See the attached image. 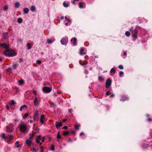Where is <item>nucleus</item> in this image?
Here are the masks:
<instances>
[{"label":"nucleus","mask_w":152,"mask_h":152,"mask_svg":"<svg viewBox=\"0 0 152 152\" xmlns=\"http://www.w3.org/2000/svg\"><path fill=\"white\" fill-rule=\"evenodd\" d=\"M115 71L116 70L113 68H112L110 70L111 73L113 72L114 73H115Z\"/></svg>","instance_id":"obj_33"},{"label":"nucleus","mask_w":152,"mask_h":152,"mask_svg":"<svg viewBox=\"0 0 152 152\" xmlns=\"http://www.w3.org/2000/svg\"><path fill=\"white\" fill-rule=\"evenodd\" d=\"M8 9V7L7 6H5L4 7V10H7Z\"/></svg>","instance_id":"obj_48"},{"label":"nucleus","mask_w":152,"mask_h":152,"mask_svg":"<svg viewBox=\"0 0 152 152\" xmlns=\"http://www.w3.org/2000/svg\"><path fill=\"white\" fill-rule=\"evenodd\" d=\"M27 46L28 47V49H31V44L29 43H28L27 44Z\"/></svg>","instance_id":"obj_38"},{"label":"nucleus","mask_w":152,"mask_h":152,"mask_svg":"<svg viewBox=\"0 0 152 152\" xmlns=\"http://www.w3.org/2000/svg\"><path fill=\"white\" fill-rule=\"evenodd\" d=\"M18 83L20 84V85H21L23 84L24 83V81L23 80H21L18 81Z\"/></svg>","instance_id":"obj_31"},{"label":"nucleus","mask_w":152,"mask_h":152,"mask_svg":"<svg viewBox=\"0 0 152 152\" xmlns=\"http://www.w3.org/2000/svg\"><path fill=\"white\" fill-rule=\"evenodd\" d=\"M15 145L17 148H19L20 147V145H19L18 141H17L15 143Z\"/></svg>","instance_id":"obj_24"},{"label":"nucleus","mask_w":152,"mask_h":152,"mask_svg":"<svg viewBox=\"0 0 152 152\" xmlns=\"http://www.w3.org/2000/svg\"><path fill=\"white\" fill-rule=\"evenodd\" d=\"M85 72L86 74H88V71L87 70H85Z\"/></svg>","instance_id":"obj_62"},{"label":"nucleus","mask_w":152,"mask_h":152,"mask_svg":"<svg viewBox=\"0 0 152 152\" xmlns=\"http://www.w3.org/2000/svg\"><path fill=\"white\" fill-rule=\"evenodd\" d=\"M28 115V114L27 113H25V115L23 116V118H26Z\"/></svg>","instance_id":"obj_41"},{"label":"nucleus","mask_w":152,"mask_h":152,"mask_svg":"<svg viewBox=\"0 0 152 152\" xmlns=\"http://www.w3.org/2000/svg\"><path fill=\"white\" fill-rule=\"evenodd\" d=\"M25 143L28 146H31L33 143L32 140L28 139L26 140Z\"/></svg>","instance_id":"obj_9"},{"label":"nucleus","mask_w":152,"mask_h":152,"mask_svg":"<svg viewBox=\"0 0 152 152\" xmlns=\"http://www.w3.org/2000/svg\"><path fill=\"white\" fill-rule=\"evenodd\" d=\"M6 108L7 109H8L9 108V107L8 106V105H7Z\"/></svg>","instance_id":"obj_64"},{"label":"nucleus","mask_w":152,"mask_h":152,"mask_svg":"<svg viewBox=\"0 0 152 152\" xmlns=\"http://www.w3.org/2000/svg\"><path fill=\"white\" fill-rule=\"evenodd\" d=\"M11 105H14L15 104H16V102L15 101L13 100H12L11 101Z\"/></svg>","instance_id":"obj_43"},{"label":"nucleus","mask_w":152,"mask_h":152,"mask_svg":"<svg viewBox=\"0 0 152 152\" xmlns=\"http://www.w3.org/2000/svg\"><path fill=\"white\" fill-rule=\"evenodd\" d=\"M132 27L130 29L129 31H131V34L132 35V37L134 38V39H136L137 38V34L138 33V31L137 29H134L132 30Z\"/></svg>","instance_id":"obj_3"},{"label":"nucleus","mask_w":152,"mask_h":152,"mask_svg":"<svg viewBox=\"0 0 152 152\" xmlns=\"http://www.w3.org/2000/svg\"><path fill=\"white\" fill-rule=\"evenodd\" d=\"M34 134H30V137L28 139H30V140H31L33 139V138Z\"/></svg>","instance_id":"obj_30"},{"label":"nucleus","mask_w":152,"mask_h":152,"mask_svg":"<svg viewBox=\"0 0 152 152\" xmlns=\"http://www.w3.org/2000/svg\"><path fill=\"white\" fill-rule=\"evenodd\" d=\"M125 35L127 37H129L130 35V32L128 31H126L125 32Z\"/></svg>","instance_id":"obj_29"},{"label":"nucleus","mask_w":152,"mask_h":152,"mask_svg":"<svg viewBox=\"0 0 152 152\" xmlns=\"http://www.w3.org/2000/svg\"><path fill=\"white\" fill-rule=\"evenodd\" d=\"M68 141L69 142H71L72 141V140L71 139H69V140H68Z\"/></svg>","instance_id":"obj_59"},{"label":"nucleus","mask_w":152,"mask_h":152,"mask_svg":"<svg viewBox=\"0 0 152 152\" xmlns=\"http://www.w3.org/2000/svg\"><path fill=\"white\" fill-rule=\"evenodd\" d=\"M56 126L57 128L61 126L62 125V123L61 122H60L59 123L58 122H56Z\"/></svg>","instance_id":"obj_16"},{"label":"nucleus","mask_w":152,"mask_h":152,"mask_svg":"<svg viewBox=\"0 0 152 152\" xmlns=\"http://www.w3.org/2000/svg\"><path fill=\"white\" fill-rule=\"evenodd\" d=\"M127 99H128V98L126 96H123L122 97V98L120 99V100L121 101H122L123 102H124Z\"/></svg>","instance_id":"obj_19"},{"label":"nucleus","mask_w":152,"mask_h":152,"mask_svg":"<svg viewBox=\"0 0 152 152\" xmlns=\"http://www.w3.org/2000/svg\"><path fill=\"white\" fill-rule=\"evenodd\" d=\"M111 80L110 78H108L106 80V87L107 88H109L111 85Z\"/></svg>","instance_id":"obj_7"},{"label":"nucleus","mask_w":152,"mask_h":152,"mask_svg":"<svg viewBox=\"0 0 152 152\" xmlns=\"http://www.w3.org/2000/svg\"><path fill=\"white\" fill-rule=\"evenodd\" d=\"M45 140V138L44 137H41V142H44Z\"/></svg>","instance_id":"obj_47"},{"label":"nucleus","mask_w":152,"mask_h":152,"mask_svg":"<svg viewBox=\"0 0 152 152\" xmlns=\"http://www.w3.org/2000/svg\"><path fill=\"white\" fill-rule=\"evenodd\" d=\"M33 102L35 106H37L39 104V101L38 100L37 96H36L34 98Z\"/></svg>","instance_id":"obj_14"},{"label":"nucleus","mask_w":152,"mask_h":152,"mask_svg":"<svg viewBox=\"0 0 152 152\" xmlns=\"http://www.w3.org/2000/svg\"><path fill=\"white\" fill-rule=\"evenodd\" d=\"M123 55L124 56H126V52L124 51L123 53Z\"/></svg>","instance_id":"obj_55"},{"label":"nucleus","mask_w":152,"mask_h":152,"mask_svg":"<svg viewBox=\"0 0 152 152\" xmlns=\"http://www.w3.org/2000/svg\"><path fill=\"white\" fill-rule=\"evenodd\" d=\"M41 135H38L37 136L36 139V142L39 143L40 145H41L42 144V142H41Z\"/></svg>","instance_id":"obj_6"},{"label":"nucleus","mask_w":152,"mask_h":152,"mask_svg":"<svg viewBox=\"0 0 152 152\" xmlns=\"http://www.w3.org/2000/svg\"><path fill=\"white\" fill-rule=\"evenodd\" d=\"M34 121L37 120L38 119V112L37 110L35 112L34 114Z\"/></svg>","instance_id":"obj_10"},{"label":"nucleus","mask_w":152,"mask_h":152,"mask_svg":"<svg viewBox=\"0 0 152 152\" xmlns=\"http://www.w3.org/2000/svg\"><path fill=\"white\" fill-rule=\"evenodd\" d=\"M55 147L53 145H52V146L50 148V150L52 151H54L55 150Z\"/></svg>","instance_id":"obj_40"},{"label":"nucleus","mask_w":152,"mask_h":152,"mask_svg":"<svg viewBox=\"0 0 152 152\" xmlns=\"http://www.w3.org/2000/svg\"><path fill=\"white\" fill-rule=\"evenodd\" d=\"M48 43L50 44L53 42V41L52 39H48L47 40Z\"/></svg>","instance_id":"obj_32"},{"label":"nucleus","mask_w":152,"mask_h":152,"mask_svg":"<svg viewBox=\"0 0 152 152\" xmlns=\"http://www.w3.org/2000/svg\"><path fill=\"white\" fill-rule=\"evenodd\" d=\"M0 47H3L5 48L6 50H7L8 49L9 46V45L6 44V43H4L0 44Z\"/></svg>","instance_id":"obj_11"},{"label":"nucleus","mask_w":152,"mask_h":152,"mask_svg":"<svg viewBox=\"0 0 152 152\" xmlns=\"http://www.w3.org/2000/svg\"><path fill=\"white\" fill-rule=\"evenodd\" d=\"M71 42L72 43V44L74 46L76 45L77 40L76 39L75 37H73L71 39Z\"/></svg>","instance_id":"obj_12"},{"label":"nucleus","mask_w":152,"mask_h":152,"mask_svg":"<svg viewBox=\"0 0 152 152\" xmlns=\"http://www.w3.org/2000/svg\"><path fill=\"white\" fill-rule=\"evenodd\" d=\"M152 121V120L151 118H148L147 119V121L149 122H151Z\"/></svg>","instance_id":"obj_54"},{"label":"nucleus","mask_w":152,"mask_h":152,"mask_svg":"<svg viewBox=\"0 0 152 152\" xmlns=\"http://www.w3.org/2000/svg\"><path fill=\"white\" fill-rule=\"evenodd\" d=\"M33 93L35 94V95H36L37 94V93H36V91L35 90H34L33 91Z\"/></svg>","instance_id":"obj_53"},{"label":"nucleus","mask_w":152,"mask_h":152,"mask_svg":"<svg viewBox=\"0 0 152 152\" xmlns=\"http://www.w3.org/2000/svg\"><path fill=\"white\" fill-rule=\"evenodd\" d=\"M67 128H68V127L67 126H65L63 127V129H67Z\"/></svg>","instance_id":"obj_58"},{"label":"nucleus","mask_w":152,"mask_h":152,"mask_svg":"<svg viewBox=\"0 0 152 152\" xmlns=\"http://www.w3.org/2000/svg\"><path fill=\"white\" fill-rule=\"evenodd\" d=\"M79 7L80 8H82L83 7V4L81 2H80L79 3Z\"/></svg>","instance_id":"obj_42"},{"label":"nucleus","mask_w":152,"mask_h":152,"mask_svg":"<svg viewBox=\"0 0 152 152\" xmlns=\"http://www.w3.org/2000/svg\"><path fill=\"white\" fill-rule=\"evenodd\" d=\"M38 150V148H32V151H37Z\"/></svg>","instance_id":"obj_44"},{"label":"nucleus","mask_w":152,"mask_h":152,"mask_svg":"<svg viewBox=\"0 0 152 152\" xmlns=\"http://www.w3.org/2000/svg\"><path fill=\"white\" fill-rule=\"evenodd\" d=\"M65 19L66 20V21H67V22H68V23L69 24V25H70V23L71 22V20H70L68 18H67L66 16L65 17Z\"/></svg>","instance_id":"obj_28"},{"label":"nucleus","mask_w":152,"mask_h":152,"mask_svg":"<svg viewBox=\"0 0 152 152\" xmlns=\"http://www.w3.org/2000/svg\"><path fill=\"white\" fill-rule=\"evenodd\" d=\"M44 149V148L43 147L41 146L40 147V149L41 150V152H43V150Z\"/></svg>","instance_id":"obj_49"},{"label":"nucleus","mask_w":152,"mask_h":152,"mask_svg":"<svg viewBox=\"0 0 152 152\" xmlns=\"http://www.w3.org/2000/svg\"><path fill=\"white\" fill-rule=\"evenodd\" d=\"M63 5L64 7H67L69 6L68 4H66L65 2H63Z\"/></svg>","instance_id":"obj_36"},{"label":"nucleus","mask_w":152,"mask_h":152,"mask_svg":"<svg viewBox=\"0 0 152 152\" xmlns=\"http://www.w3.org/2000/svg\"><path fill=\"white\" fill-rule=\"evenodd\" d=\"M75 127L76 129L78 130L79 129V126L78 125L76 124L75 125Z\"/></svg>","instance_id":"obj_45"},{"label":"nucleus","mask_w":152,"mask_h":152,"mask_svg":"<svg viewBox=\"0 0 152 152\" xmlns=\"http://www.w3.org/2000/svg\"><path fill=\"white\" fill-rule=\"evenodd\" d=\"M99 80L100 81H103L104 80V78L101 76L99 77Z\"/></svg>","instance_id":"obj_34"},{"label":"nucleus","mask_w":152,"mask_h":152,"mask_svg":"<svg viewBox=\"0 0 152 152\" xmlns=\"http://www.w3.org/2000/svg\"><path fill=\"white\" fill-rule=\"evenodd\" d=\"M23 21V19L21 18H19L17 19V22L19 23H21Z\"/></svg>","instance_id":"obj_25"},{"label":"nucleus","mask_w":152,"mask_h":152,"mask_svg":"<svg viewBox=\"0 0 152 152\" xmlns=\"http://www.w3.org/2000/svg\"><path fill=\"white\" fill-rule=\"evenodd\" d=\"M114 96H115L114 94H111V95H110V98H112V97H113Z\"/></svg>","instance_id":"obj_52"},{"label":"nucleus","mask_w":152,"mask_h":152,"mask_svg":"<svg viewBox=\"0 0 152 152\" xmlns=\"http://www.w3.org/2000/svg\"><path fill=\"white\" fill-rule=\"evenodd\" d=\"M84 134V132H82L80 133V136H82V135H83Z\"/></svg>","instance_id":"obj_57"},{"label":"nucleus","mask_w":152,"mask_h":152,"mask_svg":"<svg viewBox=\"0 0 152 152\" xmlns=\"http://www.w3.org/2000/svg\"><path fill=\"white\" fill-rule=\"evenodd\" d=\"M18 65V64H14L12 66V67L14 69H16L17 68V66Z\"/></svg>","instance_id":"obj_39"},{"label":"nucleus","mask_w":152,"mask_h":152,"mask_svg":"<svg viewBox=\"0 0 152 152\" xmlns=\"http://www.w3.org/2000/svg\"><path fill=\"white\" fill-rule=\"evenodd\" d=\"M3 36L4 38H6L8 36V34L7 33H4L3 34Z\"/></svg>","instance_id":"obj_22"},{"label":"nucleus","mask_w":152,"mask_h":152,"mask_svg":"<svg viewBox=\"0 0 152 152\" xmlns=\"http://www.w3.org/2000/svg\"><path fill=\"white\" fill-rule=\"evenodd\" d=\"M15 7L16 8H18L20 6V4L19 2H16L15 3Z\"/></svg>","instance_id":"obj_21"},{"label":"nucleus","mask_w":152,"mask_h":152,"mask_svg":"<svg viewBox=\"0 0 152 152\" xmlns=\"http://www.w3.org/2000/svg\"><path fill=\"white\" fill-rule=\"evenodd\" d=\"M124 74V72L121 71H120L119 72V75L120 77H122V75Z\"/></svg>","instance_id":"obj_35"},{"label":"nucleus","mask_w":152,"mask_h":152,"mask_svg":"<svg viewBox=\"0 0 152 152\" xmlns=\"http://www.w3.org/2000/svg\"><path fill=\"white\" fill-rule=\"evenodd\" d=\"M7 136V140L9 141H10L13 139V137L12 135H8Z\"/></svg>","instance_id":"obj_15"},{"label":"nucleus","mask_w":152,"mask_h":152,"mask_svg":"<svg viewBox=\"0 0 152 152\" xmlns=\"http://www.w3.org/2000/svg\"><path fill=\"white\" fill-rule=\"evenodd\" d=\"M27 106L25 104L23 105V106L21 107L20 109V111H21L23 109L27 108Z\"/></svg>","instance_id":"obj_17"},{"label":"nucleus","mask_w":152,"mask_h":152,"mask_svg":"<svg viewBox=\"0 0 152 152\" xmlns=\"http://www.w3.org/2000/svg\"><path fill=\"white\" fill-rule=\"evenodd\" d=\"M29 10L28 8H26L23 9V12L25 14H27L29 12Z\"/></svg>","instance_id":"obj_20"},{"label":"nucleus","mask_w":152,"mask_h":152,"mask_svg":"<svg viewBox=\"0 0 152 152\" xmlns=\"http://www.w3.org/2000/svg\"><path fill=\"white\" fill-rule=\"evenodd\" d=\"M79 0H73V1L72 2L73 3V4H74L75 3V1H79Z\"/></svg>","instance_id":"obj_56"},{"label":"nucleus","mask_w":152,"mask_h":152,"mask_svg":"<svg viewBox=\"0 0 152 152\" xmlns=\"http://www.w3.org/2000/svg\"><path fill=\"white\" fill-rule=\"evenodd\" d=\"M56 138L57 139H60L61 138V136L59 134V132L58 133Z\"/></svg>","instance_id":"obj_37"},{"label":"nucleus","mask_w":152,"mask_h":152,"mask_svg":"<svg viewBox=\"0 0 152 152\" xmlns=\"http://www.w3.org/2000/svg\"><path fill=\"white\" fill-rule=\"evenodd\" d=\"M14 129V125L13 124H10L9 125L6 126V131L10 133L13 132Z\"/></svg>","instance_id":"obj_4"},{"label":"nucleus","mask_w":152,"mask_h":152,"mask_svg":"<svg viewBox=\"0 0 152 152\" xmlns=\"http://www.w3.org/2000/svg\"><path fill=\"white\" fill-rule=\"evenodd\" d=\"M84 51V49L83 48H82L80 49V54L81 55H83L84 54H85V53L83 52Z\"/></svg>","instance_id":"obj_18"},{"label":"nucleus","mask_w":152,"mask_h":152,"mask_svg":"<svg viewBox=\"0 0 152 152\" xmlns=\"http://www.w3.org/2000/svg\"><path fill=\"white\" fill-rule=\"evenodd\" d=\"M111 93L109 91H107L106 93V94L107 95H109Z\"/></svg>","instance_id":"obj_50"},{"label":"nucleus","mask_w":152,"mask_h":152,"mask_svg":"<svg viewBox=\"0 0 152 152\" xmlns=\"http://www.w3.org/2000/svg\"><path fill=\"white\" fill-rule=\"evenodd\" d=\"M43 90L46 93H50L52 90L50 88L48 87H44L43 88Z\"/></svg>","instance_id":"obj_8"},{"label":"nucleus","mask_w":152,"mask_h":152,"mask_svg":"<svg viewBox=\"0 0 152 152\" xmlns=\"http://www.w3.org/2000/svg\"><path fill=\"white\" fill-rule=\"evenodd\" d=\"M66 121V119H64L62 120V122H65Z\"/></svg>","instance_id":"obj_63"},{"label":"nucleus","mask_w":152,"mask_h":152,"mask_svg":"<svg viewBox=\"0 0 152 152\" xmlns=\"http://www.w3.org/2000/svg\"><path fill=\"white\" fill-rule=\"evenodd\" d=\"M2 136V138L3 139H6L7 138V135H6L4 133H3Z\"/></svg>","instance_id":"obj_26"},{"label":"nucleus","mask_w":152,"mask_h":152,"mask_svg":"<svg viewBox=\"0 0 152 152\" xmlns=\"http://www.w3.org/2000/svg\"><path fill=\"white\" fill-rule=\"evenodd\" d=\"M71 133L72 134H75V132L74 131H72L71 132Z\"/></svg>","instance_id":"obj_61"},{"label":"nucleus","mask_w":152,"mask_h":152,"mask_svg":"<svg viewBox=\"0 0 152 152\" xmlns=\"http://www.w3.org/2000/svg\"><path fill=\"white\" fill-rule=\"evenodd\" d=\"M23 61V59L22 58H20L19 59L20 62H22Z\"/></svg>","instance_id":"obj_60"},{"label":"nucleus","mask_w":152,"mask_h":152,"mask_svg":"<svg viewBox=\"0 0 152 152\" xmlns=\"http://www.w3.org/2000/svg\"><path fill=\"white\" fill-rule=\"evenodd\" d=\"M40 122L42 123H43L45 121V115L43 114L40 117Z\"/></svg>","instance_id":"obj_13"},{"label":"nucleus","mask_w":152,"mask_h":152,"mask_svg":"<svg viewBox=\"0 0 152 152\" xmlns=\"http://www.w3.org/2000/svg\"><path fill=\"white\" fill-rule=\"evenodd\" d=\"M19 127L20 130L22 132L24 133L27 132V127L24 123H21L19 125Z\"/></svg>","instance_id":"obj_2"},{"label":"nucleus","mask_w":152,"mask_h":152,"mask_svg":"<svg viewBox=\"0 0 152 152\" xmlns=\"http://www.w3.org/2000/svg\"><path fill=\"white\" fill-rule=\"evenodd\" d=\"M69 132L67 131H64L63 133V134L64 136H66L68 135Z\"/></svg>","instance_id":"obj_27"},{"label":"nucleus","mask_w":152,"mask_h":152,"mask_svg":"<svg viewBox=\"0 0 152 152\" xmlns=\"http://www.w3.org/2000/svg\"><path fill=\"white\" fill-rule=\"evenodd\" d=\"M118 68L120 69H123V66L122 65H120L118 66Z\"/></svg>","instance_id":"obj_46"},{"label":"nucleus","mask_w":152,"mask_h":152,"mask_svg":"<svg viewBox=\"0 0 152 152\" xmlns=\"http://www.w3.org/2000/svg\"><path fill=\"white\" fill-rule=\"evenodd\" d=\"M61 42L62 45H66L68 43V38L63 37L61 40Z\"/></svg>","instance_id":"obj_5"},{"label":"nucleus","mask_w":152,"mask_h":152,"mask_svg":"<svg viewBox=\"0 0 152 152\" xmlns=\"http://www.w3.org/2000/svg\"><path fill=\"white\" fill-rule=\"evenodd\" d=\"M30 10L31 11L34 12L36 10V7L32 5L31 7Z\"/></svg>","instance_id":"obj_23"},{"label":"nucleus","mask_w":152,"mask_h":152,"mask_svg":"<svg viewBox=\"0 0 152 152\" xmlns=\"http://www.w3.org/2000/svg\"><path fill=\"white\" fill-rule=\"evenodd\" d=\"M37 63L39 64H40L41 63V61L40 60H37Z\"/></svg>","instance_id":"obj_51"},{"label":"nucleus","mask_w":152,"mask_h":152,"mask_svg":"<svg viewBox=\"0 0 152 152\" xmlns=\"http://www.w3.org/2000/svg\"><path fill=\"white\" fill-rule=\"evenodd\" d=\"M4 54L7 56L12 57L15 55V53L14 50H9L8 49L5 51Z\"/></svg>","instance_id":"obj_1"}]
</instances>
